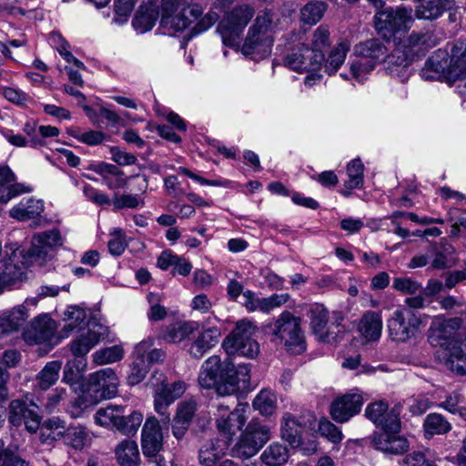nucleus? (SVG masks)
Wrapping results in <instances>:
<instances>
[{
	"label": "nucleus",
	"mask_w": 466,
	"mask_h": 466,
	"mask_svg": "<svg viewBox=\"0 0 466 466\" xmlns=\"http://www.w3.org/2000/svg\"><path fill=\"white\" fill-rule=\"evenodd\" d=\"M235 0H213L210 10L203 16V8L191 0H164L161 7L160 25L169 34L182 32L197 22L194 34L209 29Z\"/></svg>",
	"instance_id": "1"
},
{
	"label": "nucleus",
	"mask_w": 466,
	"mask_h": 466,
	"mask_svg": "<svg viewBox=\"0 0 466 466\" xmlns=\"http://www.w3.org/2000/svg\"><path fill=\"white\" fill-rule=\"evenodd\" d=\"M250 380V365L221 361L213 355L206 360L198 374V383L204 389H215L220 396H228L246 389Z\"/></svg>",
	"instance_id": "2"
},
{
	"label": "nucleus",
	"mask_w": 466,
	"mask_h": 466,
	"mask_svg": "<svg viewBox=\"0 0 466 466\" xmlns=\"http://www.w3.org/2000/svg\"><path fill=\"white\" fill-rule=\"evenodd\" d=\"M461 326L460 318H433L428 330V339L434 347L445 348L448 351L447 367L460 375L466 374V338L457 342V333Z\"/></svg>",
	"instance_id": "3"
},
{
	"label": "nucleus",
	"mask_w": 466,
	"mask_h": 466,
	"mask_svg": "<svg viewBox=\"0 0 466 466\" xmlns=\"http://www.w3.org/2000/svg\"><path fill=\"white\" fill-rule=\"evenodd\" d=\"M272 15L269 11H260L248 29L241 48L242 54L254 61H259L271 54L273 37L269 32Z\"/></svg>",
	"instance_id": "4"
},
{
	"label": "nucleus",
	"mask_w": 466,
	"mask_h": 466,
	"mask_svg": "<svg viewBox=\"0 0 466 466\" xmlns=\"http://www.w3.org/2000/svg\"><path fill=\"white\" fill-rule=\"evenodd\" d=\"M271 429L258 420H252L232 448V456L247 460L255 456L270 440Z\"/></svg>",
	"instance_id": "5"
},
{
	"label": "nucleus",
	"mask_w": 466,
	"mask_h": 466,
	"mask_svg": "<svg viewBox=\"0 0 466 466\" xmlns=\"http://www.w3.org/2000/svg\"><path fill=\"white\" fill-rule=\"evenodd\" d=\"M414 22L411 7H385L377 11L374 25L377 33L389 41L400 31H407Z\"/></svg>",
	"instance_id": "6"
},
{
	"label": "nucleus",
	"mask_w": 466,
	"mask_h": 466,
	"mask_svg": "<svg viewBox=\"0 0 466 466\" xmlns=\"http://www.w3.org/2000/svg\"><path fill=\"white\" fill-rule=\"evenodd\" d=\"M257 326L249 320L237 322L235 329L223 341V348L228 354L255 358L259 352L258 343L253 339Z\"/></svg>",
	"instance_id": "7"
},
{
	"label": "nucleus",
	"mask_w": 466,
	"mask_h": 466,
	"mask_svg": "<svg viewBox=\"0 0 466 466\" xmlns=\"http://www.w3.org/2000/svg\"><path fill=\"white\" fill-rule=\"evenodd\" d=\"M255 15V9L249 5L235 6L218 24L217 32L227 46H236L247 25Z\"/></svg>",
	"instance_id": "8"
},
{
	"label": "nucleus",
	"mask_w": 466,
	"mask_h": 466,
	"mask_svg": "<svg viewBox=\"0 0 466 466\" xmlns=\"http://www.w3.org/2000/svg\"><path fill=\"white\" fill-rule=\"evenodd\" d=\"M421 324L420 314L398 307L387 320V329L391 339L405 342L416 335Z\"/></svg>",
	"instance_id": "9"
},
{
	"label": "nucleus",
	"mask_w": 466,
	"mask_h": 466,
	"mask_svg": "<svg viewBox=\"0 0 466 466\" xmlns=\"http://www.w3.org/2000/svg\"><path fill=\"white\" fill-rule=\"evenodd\" d=\"M273 334L293 353L306 350L300 330V319L289 311L282 312L274 324Z\"/></svg>",
	"instance_id": "10"
},
{
	"label": "nucleus",
	"mask_w": 466,
	"mask_h": 466,
	"mask_svg": "<svg viewBox=\"0 0 466 466\" xmlns=\"http://www.w3.org/2000/svg\"><path fill=\"white\" fill-rule=\"evenodd\" d=\"M141 446L143 454L156 466H166V461L159 455L163 446V432L158 420L148 416L142 428Z\"/></svg>",
	"instance_id": "11"
},
{
	"label": "nucleus",
	"mask_w": 466,
	"mask_h": 466,
	"mask_svg": "<svg viewBox=\"0 0 466 466\" xmlns=\"http://www.w3.org/2000/svg\"><path fill=\"white\" fill-rule=\"evenodd\" d=\"M248 410V404H238L233 410L222 403L218 405L216 425L218 432L223 435L221 440H227L228 443L231 441L232 437L245 425Z\"/></svg>",
	"instance_id": "12"
},
{
	"label": "nucleus",
	"mask_w": 466,
	"mask_h": 466,
	"mask_svg": "<svg viewBox=\"0 0 466 466\" xmlns=\"http://www.w3.org/2000/svg\"><path fill=\"white\" fill-rule=\"evenodd\" d=\"M284 61L294 71L315 72L322 68L323 54L316 53L309 46L300 44L286 56Z\"/></svg>",
	"instance_id": "13"
},
{
	"label": "nucleus",
	"mask_w": 466,
	"mask_h": 466,
	"mask_svg": "<svg viewBox=\"0 0 466 466\" xmlns=\"http://www.w3.org/2000/svg\"><path fill=\"white\" fill-rule=\"evenodd\" d=\"M63 245L62 237L57 229L47 230L35 234L31 247L26 251V257L32 263L43 264L49 252L56 247Z\"/></svg>",
	"instance_id": "14"
},
{
	"label": "nucleus",
	"mask_w": 466,
	"mask_h": 466,
	"mask_svg": "<svg viewBox=\"0 0 466 466\" xmlns=\"http://www.w3.org/2000/svg\"><path fill=\"white\" fill-rule=\"evenodd\" d=\"M400 429H381L372 436L373 447L384 454L401 455L408 451L410 443L400 434Z\"/></svg>",
	"instance_id": "15"
},
{
	"label": "nucleus",
	"mask_w": 466,
	"mask_h": 466,
	"mask_svg": "<svg viewBox=\"0 0 466 466\" xmlns=\"http://www.w3.org/2000/svg\"><path fill=\"white\" fill-rule=\"evenodd\" d=\"M434 46L435 41L431 31L412 32L404 41L403 55L405 57L399 66L404 69L410 62L423 56L428 49Z\"/></svg>",
	"instance_id": "16"
},
{
	"label": "nucleus",
	"mask_w": 466,
	"mask_h": 466,
	"mask_svg": "<svg viewBox=\"0 0 466 466\" xmlns=\"http://www.w3.org/2000/svg\"><path fill=\"white\" fill-rule=\"evenodd\" d=\"M363 405V398L360 393H347L336 398L330 404L329 414L339 422L344 423L357 415Z\"/></svg>",
	"instance_id": "17"
},
{
	"label": "nucleus",
	"mask_w": 466,
	"mask_h": 466,
	"mask_svg": "<svg viewBox=\"0 0 466 466\" xmlns=\"http://www.w3.org/2000/svg\"><path fill=\"white\" fill-rule=\"evenodd\" d=\"M88 384L100 399H112L117 393L119 379L113 369L105 368L90 374Z\"/></svg>",
	"instance_id": "18"
},
{
	"label": "nucleus",
	"mask_w": 466,
	"mask_h": 466,
	"mask_svg": "<svg viewBox=\"0 0 466 466\" xmlns=\"http://www.w3.org/2000/svg\"><path fill=\"white\" fill-rule=\"evenodd\" d=\"M308 316L310 319V325L313 332L319 337V340L327 343H336L341 339V331L339 326L337 332L325 331L329 320V311L322 304H313L309 306Z\"/></svg>",
	"instance_id": "19"
},
{
	"label": "nucleus",
	"mask_w": 466,
	"mask_h": 466,
	"mask_svg": "<svg viewBox=\"0 0 466 466\" xmlns=\"http://www.w3.org/2000/svg\"><path fill=\"white\" fill-rule=\"evenodd\" d=\"M365 416L381 429H400L399 414L394 410H389L387 402L379 400L370 403L365 410Z\"/></svg>",
	"instance_id": "20"
},
{
	"label": "nucleus",
	"mask_w": 466,
	"mask_h": 466,
	"mask_svg": "<svg viewBox=\"0 0 466 466\" xmlns=\"http://www.w3.org/2000/svg\"><path fill=\"white\" fill-rule=\"evenodd\" d=\"M56 331L55 321L48 316L35 318L24 331L23 338L30 345L46 343L51 340Z\"/></svg>",
	"instance_id": "21"
},
{
	"label": "nucleus",
	"mask_w": 466,
	"mask_h": 466,
	"mask_svg": "<svg viewBox=\"0 0 466 466\" xmlns=\"http://www.w3.org/2000/svg\"><path fill=\"white\" fill-rule=\"evenodd\" d=\"M186 390V384L183 381H176L171 385H164L157 390L154 395L155 410L163 418V421H169L167 413L168 406L177 399L180 398Z\"/></svg>",
	"instance_id": "22"
},
{
	"label": "nucleus",
	"mask_w": 466,
	"mask_h": 466,
	"mask_svg": "<svg viewBox=\"0 0 466 466\" xmlns=\"http://www.w3.org/2000/svg\"><path fill=\"white\" fill-rule=\"evenodd\" d=\"M103 327L97 324L89 326L86 331L71 341L70 350L75 357L83 358L86 356L101 339Z\"/></svg>",
	"instance_id": "23"
},
{
	"label": "nucleus",
	"mask_w": 466,
	"mask_h": 466,
	"mask_svg": "<svg viewBox=\"0 0 466 466\" xmlns=\"http://www.w3.org/2000/svg\"><path fill=\"white\" fill-rule=\"evenodd\" d=\"M450 65V57L446 51L439 49L434 52L425 62L420 70V76L425 80L441 79Z\"/></svg>",
	"instance_id": "24"
},
{
	"label": "nucleus",
	"mask_w": 466,
	"mask_h": 466,
	"mask_svg": "<svg viewBox=\"0 0 466 466\" xmlns=\"http://www.w3.org/2000/svg\"><path fill=\"white\" fill-rule=\"evenodd\" d=\"M151 347L148 341H141L135 348L136 359L130 365V371L127 375V383L131 386L140 383L148 372V365L146 361L145 353Z\"/></svg>",
	"instance_id": "25"
},
{
	"label": "nucleus",
	"mask_w": 466,
	"mask_h": 466,
	"mask_svg": "<svg viewBox=\"0 0 466 466\" xmlns=\"http://www.w3.org/2000/svg\"><path fill=\"white\" fill-rule=\"evenodd\" d=\"M350 49V42L348 39L339 40L328 53L323 56L322 67L324 72L331 76L338 72L344 64L347 55Z\"/></svg>",
	"instance_id": "26"
},
{
	"label": "nucleus",
	"mask_w": 466,
	"mask_h": 466,
	"mask_svg": "<svg viewBox=\"0 0 466 466\" xmlns=\"http://www.w3.org/2000/svg\"><path fill=\"white\" fill-rule=\"evenodd\" d=\"M387 47L378 39H369L355 46L354 53L360 58L376 64L387 57Z\"/></svg>",
	"instance_id": "27"
},
{
	"label": "nucleus",
	"mask_w": 466,
	"mask_h": 466,
	"mask_svg": "<svg viewBox=\"0 0 466 466\" xmlns=\"http://www.w3.org/2000/svg\"><path fill=\"white\" fill-rule=\"evenodd\" d=\"M45 209L44 201L34 198H23L17 205L14 206L9 214L13 218L20 221H26L41 216Z\"/></svg>",
	"instance_id": "28"
},
{
	"label": "nucleus",
	"mask_w": 466,
	"mask_h": 466,
	"mask_svg": "<svg viewBox=\"0 0 466 466\" xmlns=\"http://www.w3.org/2000/svg\"><path fill=\"white\" fill-rule=\"evenodd\" d=\"M92 169L97 175L102 177L103 182L110 189L122 188L127 184V179L125 177V173L116 165L100 162L96 165H94Z\"/></svg>",
	"instance_id": "29"
},
{
	"label": "nucleus",
	"mask_w": 466,
	"mask_h": 466,
	"mask_svg": "<svg viewBox=\"0 0 466 466\" xmlns=\"http://www.w3.org/2000/svg\"><path fill=\"white\" fill-rule=\"evenodd\" d=\"M221 332L218 327L204 329L198 339L192 343L189 350L190 354L195 358H201L219 342Z\"/></svg>",
	"instance_id": "30"
},
{
	"label": "nucleus",
	"mask_w": 466,
	"mask_h": 466,
	"mask_svg": "<svg viewBox=\"0 0 466 466\" xmlns=\"http://www.w3.org/2000/svg\"><path fill=\"white\" fill-rule=\"evenodd\" d=\"M28 318L25 305L15 307L11 311L0 316V333H10L16 331L24 325Z\"/></svg>",
	"instance_id": "31"
},
{
	"label": "nucleus",
	"mask_w": 466,
	"mask_h": 466,
	"mask_svg": "<svg viewBox=\"0 0 466 466\" xmlns=\"http://www.w3.org/2000/svg\"><path fill=\"white\" fill-rule=\"evenodd\" d=\"M455 6V0H430L420 5L415 11L418 19L433 20L440 17L444 12Z\"/></svg>",
	"instance_id": "32"
},
{
	"label": "nucleus",
	"mask_w": 466,
	"mask_h": 466,
	"mask_svg": "<svg viewBox=\"0 0 466 466\" xmlns=\"http://www.w3.org/2000/svg\"><path fill=\"white\" fill-rule=\"evenodd\" d=\"M360 331L367 340H377L381 336L382 317L380 312L367 311L360 322Z\"/></svg>",
	"instance_id": "33"
},
{
	"label": "nucleus",
	"mask_w": 466,
	"mask_h": 466,
	"mask_svg": "<svg viewBox=\"0 0 466 466\" xmlns=\"http://www.w3.org/2000/svg\"><path fill=\"white\" fill-rule=\"evenodd\" d=\"M197 328L198 325L194 321H177L167 326L160 338L169 343H178L192 334Z\"/></svg>",
	"instance_id": "34"
},
{
	"label": "nucleus",
	"mask_w": 466,
	"mask_h": 466,
	"mask_svg": "<svg viewBox=\"0 0 466 466\" xmlns=\"http://www.w3.org/2000/svg\"><path fill=\"white\" fill-rule=\"evenodd\" d=\"M227 440L216 439L210 440L199 450V461L205 466H211L218 460L228 447Z\"/></svg>",
	"instance_id": "35"
},
{
	"label": "nucleus",
	"mask_w": 466,
	"mask_h": 466,
	"mask_svg": "<svg viewBox=\"0 0 466 466\" xmlns=\"http://www.w3.org/2000/svg\"><path fill=\"white\" fill-rule=\"evenodd\" d=\"M328 10V4L323 0H310L299 11L300 22L304 25L318 24Z\"/></svg>",
	"instance_id": "36"
},
{
	"label": "nucleus",
	"mask_w": 466,
	"mask_h": 466,
	"mask_svg": "<svg viewBox=\"0 0 466 466\" xmlns=\"http://www.w3.org/2000/svg\"><path fill=\"white\" fill-rule=\"evenodd\" d=\"M117 462L121 466H137L139 462V451L135 441L124 440L115 449Z\"/></svg>",
	"instance_id": "37"
},
{
	"label": "nucleus",
	"mask_w": 466,
	"mask_h": 466,
	"mask_svg": "<svg viewBox=\"0 0 466 466\" xmlns=\"http://www.w3.org/2000/svg\"><path fill=\"white\" fill-rule=\"evenodd\" d=\"M302 428L301 423L292 414L285 413L281 422V437L291 446H299Z\"/></svg>",
	"instance_id": "38"
},
{
	"label": "nucleus",
	"mask_w": 466,
	"mask_h": 466,
	"mask_svg": "<svg viewBox=\"0 0 466 466\" xmlns=\"http://www.w3.org/2000/svg\"><path fill=\"white\" fill-rule=\"evenodd\" d=\"M125 413L121 406H107L106 408L99 409L95 415L96 424L118 430L119 424L122 420V414Z\"/></svg>",
	"instance_id": "39"
},
{
	"label": "nucleus",
	"mask_w": 466,
	"mask_h": 466,
	"mask_svg": "<svg viewBox=\"0 0 466 466\" xmlns=\"http://www.w3.org/2000/svg\"><path fill=\"white\" fill-rule=\"evenodd\" d=\"M86 313L77 306H70L64 313V327L61 330L63 337H68L75 329H81L85 325Z\"/></svg>",
	"instance_id": "40"
},
{
	"label": "nucleus",
	"mask_w": 466,
	"mask_h": 466,
	"mask_svg": "<svg viewBox=\"0 0 466 466\" xmlns=\"http://www.w3.org/2000/svg\"><path fill=\"white\" fill-rule=\"evenodd\" d=\"M65 431V421L57 417L48 419L40 426V441L43 443H52L62 439Z\"/></svg>",
	"instance_id": "41"
},
{
	"label": "nucleus",
	"mask_w": 466,
	"mask_h": 466,
	"mask_svg": "<svg viewBox=\"0 0 466 466\" xmlns=\"http://www.w3.org/2000/svg\"><path fill=\"white\" fill-rule=\"evenodd\" d=\"M289 457L288 448L279 442H273L261 454V460L267 466H282Z\"/></svg>",
	"instance_id": "42"
},
{
	"label": "nucleus",
	"mask_w": 466,
	"mask_h": 466,
	"mask_svg": "<svg viewBox=\"0 0 466 466\" xmlns=\"http://www.w3.org/2000/svg\"><path fill=\"white\" fill-rule=\"evenodd\" d=\"M62 439L66 445L75 450L84 449L90 441L86 429L82 426L65 427Z\"/></svg>",
	"instance_id": "43"
},
{
	"label": "nucleus",
	"mask_w": 466,
	"mask_h": 466,
	"mask_svg": "<svg viewBox=\"0 0 466 466\" xmlns=\"http://www.w3.org/2000/svg\"><path fill=\"white\" fill-rule=\"evenodd\" d=\"M451 429V423L439 413H430L423 422V430L427 438L433 435L445 434Z\"/></svg>",
	"instance_id": "44"
},
{
	"label": "nucleus",
	"mask_w": 466,
	"mask_h": 466,
	"mask_svg": "<svg viewBox=\"0 0 466 466\" xmlns=\"http://www.w3.org/2000/svg\"><path fill=\"white\" fill-rule=\"evenodd\" d=\"M61 368L60 361L47 362L36 376L37 387L42 390H46L56 384L59 379Z\"/></svg>",
	"instance_id": "45"
},
{
	"label": "nucleus",
	"mask_w": 466,
	"mask_h": 466,
	"mask_svg": "<svg viewBox=\"0 0 466 466\" xmlns=\"http://www.w3.org/2000/svg\"><path fill=\"white\" fill-rule=\"evenodd\" d=\"M124 353L121 345H114L96 350L92 354V359L95 364L103 366L121 360L124 358Z\"/></svg>",
	"instance_id": "46"
},
{
	"label": "nucleus",
	"mask_w": 466,
	"mask_h": 466,
	"mask_svg": "<svg viewBox=\"0 0 466 466\" xmlns=\"http://www.w3.org/2000/svg\"><path fill=\"white\" fill-rule=\"evenodd\" d=\"M364 166L360 158L351 160L347 167L348 180L345 187L348 189L360 188L363 185Z\"/></svg>",
	"instance_id": "47"
},
{
	"label": "nucleus",
	"mask_w": 466,
	"mask_h": 466,
	"mask_svg": "<svg viewBox=\"0 0 466 466\" xmlns=\"http://www.w3.org/2000/svg\"><path fill=\"white\" fill-rule=\"evenodd\" d=\"M108 236V252L114 257L121 256L127 247L126 233L120 228H113L109 230Z\"/></svg>",
	"instance_id": "48"
},
{
	"label": "nucleus",
	"mask_w": 466,
	"mask_h": 466,
	"mask_svg": "<svg viewBox=\"0 0 466 466\" xmlns=\"http://www.w3.org/2000/svg\"><path fill=\"white\" fill-rule=\"evenodd\" d=\"M253 407L262 415H270L276 409V396L269 390H261L253 400Z\"/></svg>",
	"instance_id": "49"
},
{
	"label": "nucleus",
	"mask_w": 466,
	"mask_h": 466,
	"mask_svg": "<svg viewBox=\"0 0 466 466\" xmlns=\"http://www.w3.org/2000/svg\"><path fill=\"white\" fill-rule=\"evenodd\" d=\"M331 44L330 32L327 25L318 26L312 33L310 38V46H309L316 53L323 54V50Z\"/></svg>",
	"instance_id": "50"
},
{
	"label": "nucleus",
	"mask_w": 466,
	"mask_h": 466,
	"mask_svg": "<svg viewBox=\"0 0 466 466\" xmlns=\"http://www.w3.org/2000/svg\"><path fill=\"white\" fill-rule=\"evenodd\" d=\"M86 367V362L84 359L68 360L64 369L63 380L69 384L75 383Z\"/></svg>",
	"instance_id": "51"
},
{
	"label": "nucleus",
	"mask_w": 466,
	"mask_h": 466,
	"mask_svg": "<svg viewBox=\"0 0 466 466\" xmlns=\"http://www.w3.org/2000/svg\"><path fill=\"white\" fill-rule=\"evenodd\" d=\"M34 190L30 184L13 183L8 187L0 189V202L6 204L9 200L22 194L30 193Z\"/></svg>",
	"instance_id": "52"
},
{
	"label": "nucleus",
	"mask_w": 466,
	"mask_h": 466,
	"mask_svg": "<svg viewBox=\"0 0 466 466\" xmlns=\"http://www.w3.org/2000/svg\"><path fill=\"white\" fill-rule=\"evenodd\" d=\"M392 288L403 294L413 295L420 291L421 284L409 277H398L393 279Z\"/></svg>",
	"instance_id": "53"
},
{
	"label": "nucleus",
	"mask_w": 466,
	"mask_h": 466,
	"mask_svg": "<svg viewBox=\"0 0 466 466\" xmlns=\"http://www.w3.org/2000/svg\"><path fill=\"white\" fill-rule=\"evenodd\" d=\"M31 412L26 409L24 401L14 400L9 404V422L14 426H19Z\"/></svg>",
	"instance_id": "54"
},
{
	"label": "nucleus",
	"mask_w": 466,
	"mask_h": 466,
	"mask_svg": "<svg viewBox=\"0 0 466 466\" xmlns=\"http://www.w3.org/2000/svg\"><path fill=\"white\" fill-rule=\"evenodd\" d=\"M122 420L117 431L127 435L134 434L141 425L143 414L139 411H134L128 417L122 414Z\"/></svg>",
	"instance_id": "55"
},
{
	"label": "nucleus",
	"mask_w": 466,
	"mask_h": 466,
	"mask_svg": "<svg viewBox=\"0 0 466 466\" xmlns=\"http://www.w3.org/2000/svg\"><path fill=\"white\" fill-rule=\"evenodd\" d=\"M290 299L288 293L273 294L268 298H262L260 303V311L268 314L272 310L280 308Z\"/></svg>",
	"instance_id": "56"
},
{
	"label": "nucleus",
	"mask_w": 466,
	"mask_h": 466,
	"mask_svg": "<svg viewBox=\"0 0 466 466\" xmlns=\"http://www.w3.org/2000/svg\"><path fill=\"white\" fill-rule=\"evenodd\" d=\"M147 301L150 304V309L147 312V317L150 320L159 321L167 317V309L164 306L160 305V298L157 294L150 292L147 295Z\"/></svg>",
	"instance_id": "57"
},
{
	"label": "nucleus",
	"mask_w": 466,
	"mask_h": 466,
	"mask_svg": "<svg viewBox=\"0 0 466 466\" xmlns=\"http://www.w3.org/2000/svg\"><path fill=\"white\" fill-rule=\"evenodd\" d=\"M178 172L180 174H183V175L188 177L189 178L193 179L194 181L199 183L202 186L228 187L231 183L229 180L222 178V177H218L217 179L204 178L184 167H179Z\"/></svg>",
	"instance_id": "58"
},
{
	"label": "nucleus",
	"mask_w": 466,
	"mask_h": 466,
	"mask_svg": "<svg viewBox=\"0 0 466 466\" xmlns=\"http://www.w3.org/2000/svg\"><path fill=\"white\" fill-rule=\"evenodd\" d=\"M319 433L334 444L339 443L343 439L341 431L328 420H321L319 423Z\"/></svg>",
	"instance_id": "59"
},
{
	"label": "nucleus",
	"mask_w": 466,
	"mask_h": 466,
	"mask_svg": "<svg viewBox=\"0 0 466 466\" xmlns=\"http://www.w3.org/2000/svg\"><path fill=\"white\" fill-rule=\"evenodd\" d=\"M156 23V17L154 14L138 12L133 18L132 25L135 30L143 34L153 28Z\"/></svg>",
	"instance_id": "60"
},
{
	"label": "nucleus",
	"mask_w": 466,
	"mask_h": 466,
	"mask_svg": "<svg viewBox=\"0 0 466 466\" xmlns=\"http://www.w3.org/2000/svg\"><path fill=\"white\" fill-rule=\"evenodd\" d=\"M112 202L116 209L137 208L144 204L139 196L131 194L116 195Z\"/></svg>",
	"instance_id": "61"
},
{
	"label": "nucleus",
	"mask_w": 466,
	"mask_h": 466,
	"mask_svg": "<svg viewBox=\"0 0 466 466\" xmlns=\"http://www.w3.org/2000/svg\"><path fill=\"white\" fill-rule=\"evenodd\" d=\"M374 67V63H370L369 61L359 58L350 64V73L353 78L359 82H362L365 76L370 73Z\"/></svg>",
	"instance_id": "62"
},
{
	"label": "nucleus",
	"mask_w": 466,
	"mask_h": 466,
	"mask_svg": "<svg viewBox=\"0 0 466 466\" xmlns=\"http://www.w3.org/2000/svg\"><path fill=\"white\" fill-rule=\"evenodd\" d=\"M451 76L458 80L456 85L458 93L466 97V66L456 64L451 71Z\"/></svg>",
	"instance_id": "63"
},
{
	"label": "nucleus",
	"mask_w": 466,
	"mask_h": 466,
	"mask_svg": "<svg viewBox=\"0 0 466 466\" xmlns=\"http://www.w3.org/2000/svg\"><path fill=\"white\" fill-rule=\"evenodd\" d=\"M402 466H436L434 462L425 457L421 451H413L402 461Z\"/></svg>",
	"instance_id": "64"
}]
</instances>
